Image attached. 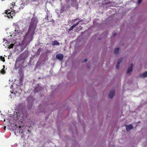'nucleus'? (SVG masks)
<instances>
[{"label": "nucleus", "mask_w": 147, "mask_h": 147, "mask_svg": "<svg viewBox=\"0 0 147 147\" xmlns=\"http://www.w3.org/2000/svg\"><path fill=\"white\" fill-rule=\"evenodd\" d=\"M133 127L132 125H126V129L127 131H130L131 129H133Z\"/></svg>", "instance_id": "7"}, {"label": "nucleus", "mask_w": 147, "mask_h": 147, "mask_svg": "<svg viewBox=\"0 0 147 147\" xmlns=\"http://www.w3.org/2000/svg\"><path fill=\"white\" fill-rule=\"evenodd\" d=\"M119 48H115L114 50L115 54V55H117L119 53Z\"/></svg>", "instance_id": "9"}, {"label": "nucleus", "mask_w": 147, "mask_h": 147, "mask_svg": "<svg viewBox=\"0 0 147 147\" xmlns=\"http://www.w3.org/2000/svg\"><path fill=\"white\" fill-rule=\"evenodd\" d=\"M14 44H11L8 47L9 49H11L13 48Z\"/></svg>", "instance_id": "16"}, {"label": "nucleus", "mask_w": 147, "mask_h": 147, "mask_svg": "<svg viewBox=\"0 0 147 147\" xmlns=\"http://www.w3.org/2000/svg\"><path fill=\"white\" fill-rule=\"evenodd\" d=\"M119 63H117L116 67L117 69H118L119 68Z\"/></svg>", "instance_id": "17"}, {"label": "nucleus", "mask_w": 147, "mask_h": 147, "mask_svg": "<svg viewBox=\"0 0 147 147\" xmlns=\"http://www.w3.org/2000/svg\"><path fill=\"white\" fill-rule=\"evenodd\" d=\"M17 7V6L15 5L13 6V9H12V10H10L9 9L7 10L5 12V13L7 15V16H5L9 18H13V16H14L15 13L18 11H16L15 9Z\"/></svg>", "instance_id": "2"}, {"label": "nucleus", "mask_w": 147, "mask_h": 147, "mask_svg": "<svg viewBox=\"0 0 147 147\" xmlns=\"http://www.w3.org/2000/svg\"><path fill=\"white\" fill-rule=\"evenodd\" d=\"M80 28L81 29H82V26H79V28Z\"/></svg>", "instance_id": "24"}, {"label": "nucleus", "mask_w": 147, "mask_h": 147, "mask_svg": "<svg viewBox=\"0 0 147 147\" xmlns=\"http://www.w3.org/2000/svg\"><path fill=\"white\" fill-rule=\"evenodd\" d=\"M38 20L35 17L32 18L30 23L28 32L26 33L23 40L24 42L29 43L33 38L38 23Z\"/></svg>", "instance_id": "1"}, {"label": "nucleus", "mask_w": 147, "mask_h": 147, "mask_svg": "<svg viewBox=\"0 0 147 147\" xmlns=\"http://www.w3.org/2000/svg\"><path fill=\"white\" fill-rule=\"evenodd\" d=\"M142 0H138V3H139V4H140V3L141 2V1H142Z\"/></svg>", "instance_id": "21"}, {"label": "nucleus", "mask_w": 147, "mask_h": 147, "mask_svg": "<svg viewBox=\"0 0 147 147\" xmlns=\"http://www.w3.org/2000/svg\"><path fill=\"white\" fill-rule=\"evenodd\" d=\"M115 93V92L114 90L110 91L108 95L109 98L111 99L112 98L114 95Z\"/></svg>", "instance_id": "5"}, {"label": "nucleus", "mask_w": 147, "mask_h": 147, "mask_svg": "<svg viewBox=\"0 0 147 147\" xmlns=\"http://www.w3.org/2000/svg\"><path fill=\"white\" fill-rule=\"evenodd\" d=\"M20 60L19 59V58H18L16 60V63H17Z\"/></svg>", "instance_id": "20"}, {"label": "nucleus", "mask_w": 147, "mask_h": 147, "mask_svg": "<svg viewBox=\"0 0 147 147\" xmlns=\"http://www.w3.org/2000/svg\"><path fill=\"white\" fill-rule=\"evenodd\" d=\"M1 73L2 74H4L5 73V71L4 68L1 69Z\"/></svg>", "instance_id": "14"}, {"label": "nucleus", "mask_w": 147, "mask_h": 147, "mask_svg": "<svg viewBox=\"0 0 147 147\" xmlns=\"http://www.w3.org/2000/svg\"><path fill=\"white\" fill-rule=\"evenodd\" d=\"M133 66V63H131L130 64L129 66L128 67L127 71V74L130 73L132 71Z\"/></svg>", "instance_id": "6"}, {"label": "nucleus", "mask_w": 147, "mask_h": 147, "mask_svg": "<svg viewBox=\"0 0 147 147\" xmlns=\"http://www.w3.org/2000/svg\"><path fill=\"white\" fill-rule=\"evenodd\" d=\"M87 61V59H84V60L83 61V62H85Z\"/></svg>", "instance_id": "22"}, {"label": "nucleus", "mask_w": 147, "mask_h": 147, "mask_svg": "<svg viewBox=\"0 0 147 147\" xmlns=\"http://www.w3.org/2000/svg\"><path fill=\"white\" fill-rule=\"evenodd\" d=\"M6 126H5L4 127V129L5 130Z\"/></svg>", "instance_id": "25"}, {"label": "nucleus", "mask_w": 147, "mask_h": 147, "mask_svg": "<svg viewBox=\"0 0 147 147\" xmlns=\"http://www.w3.org/2000/svg\"><path fill=\"white\" fill-rule=\"evenodd\" d=\"M0 59L1 61H2L3 62H5V61L4 57H3L2 56H0Z\"/></svg>", "instance_id": "13"}, {"label": "nucleus", "mask_w": 147, "mask_h": 147, "mask_svg": "<svg viewBox=\"0 0 147 147\" xmlns=\"http://www.w3.org/2000/svg\"><path fill=\"white\" fill-rule=\"evenodd\" d=\"M113 33V35L114 36H115L116 35V33Z\"/></svg>", "instance_id": "23"}, {"label": "nucleus", "mask_w": 147, "mask_h": 147, "mask_svg": "<svg viewBox=\"0 0 147 147\" xmlns=\"http://www.w3.org/2000/svg\"><path fill=\"white\" fill-rule=\"evenodd\" d=\"M79 20V18H76L74 20H72V21L73 22H74V21H76L77 20Z\"/></svg>", "instance_id": "19"}, {"label": "nucleus", "mask_w": 147, "mask_h": 147, "mask_svg": "<svg viewBox=\"0 0 147 147\" xmlns=\"http://www.w3.org/2000/svg\"><path fill=\"white\" fill-rule=\"evenodd\" d=\"M122 61V58H121L119 59L117 62V63H119V64H120L121 62Z\"/></svg>", "instance_id": "15"}, {"label": "nucleus", "mask_w": 147, "mask_h": 147, "mask_svg": "<svg viewBox=\"0 0 147 147\" xmlns=\"http://www.w3.org/2000/svg\"><path fill=\"white\" fill-rule=\"evenodd\" d=\"M52 44L53 45H59V42L57 40L53 41L52 42Z\"/></svg>", "instance_id": "8"}, {"label": "nucleus", "mask_w": 147, "mask_h": 147, "mask_svg": "<svg viewBox=\"0 0 147 147\" xmlns=\"http://www.w3.org/2000/svg\"><path fill=\"white\" fill-rule=\"evenodd\" d=\"M81 21H78L76 24H74L75 25V26H76L77 25H78Z\"/></svg>", "instance_id": "18"}, {"label": "nucleus", "mask_w": 147, "mask_h": 147, "mask_svg": "<svg viewBox=\"0 0 147 147\" xmlns=\"http://www.w3.org/2000/svg\"><path fill=\"white\" fill-rule=\"evenodd\" d=\"M140 77H147V71L144 73L143 74H141L140 75Z\"/></svg>", "instance_id": "10"}, {"label": "nucleus", "mask_w": 147, "mask_h": 147, "mask_svg": "<svg viewBox=\"0 0 147 147\" xmlns=\"http://www.w3.org/2000/svg\"><path fill=\"white\" fill-rule=\"evenodd\" d=\"M20 81L21 82H22L23 80V78L24 77L23 74L22 73H20Z\"/></svg>", "instance_id": "11"}, {"label": "nucleus", "mask_w": 147, "mask_h": 147, "mask_svg": "<svg viewBox=\"0 0 147 147\" xmlns=\"http://www.w3.org/2000/svg\"><path fill=\"white\" fill-rule=\"evenodd\" d=\"M3 68H5V65H3Z\"/></svg>", "instance_id": "26"}, {"label": "nucleus", "mask_w": 147, "mask_h": 147, "mask_svg": "<svg viewBox=\"0 0 147 147\" xmlns=\"http://www.w3.org/2000/svg\"><path fill=\"white\" fill-rule=\"evenodd\" d=\"M75 25L74 24L71 26V27L69 29V31L73 30V28L75 27Z\"/></svg>", "instance_id": "12"}, {"label": "nucleus", "mask_w": 147, "mask_h": 147, "mask_svg": "<svg viewBox=\"0 0 147 147\" xmlns=\"http://www.w3.org/2000/svg\"><path fill=\"white\" fill-rule=\"evenodd\" d=\"M21 127L20 126L19 128H16L14 130V133L16 136L20 135L23 132V130L21 128Z\"/></svg>", "instance_id": "3"}, {"label": "nucleus", "mask_w": 147, "mask_h": 147, "mask_svg": "<svg viewBox=\"0 0 147 147\" xmlns=\"http://www.w3.org/2000/svg\"><path fill=\"white\" fill-rule=\"evenodd\" d=\"M64 56L61 54H57L56 56V59H58L59 60L62 61L63 60Z\"/></svg>", "instance_id": "4"}]
</instances>
